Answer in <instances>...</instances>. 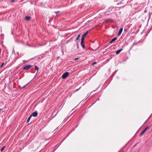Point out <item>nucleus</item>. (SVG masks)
Returning a JSON list of instances; mask_svg holds the SVG:
<instances>
[{"label":"nucleus","mask_w":152,"mask_h":152,"mask_svg":"<svg viewBox=\"0 0 152 152\" xmlns=\"http://www.w3.org/2000/svg\"><path fill=\"white\" fill-rule=\"evenodd\" d=\"M114 1H119V0H114Z\"/></svg>","instance_id":"obj_28"},{"label":"nucleus","mask_w":152,"mask_h":152,"mask_svg":"<svg viewBox=\"0 0 152 152\" xmlns=\"http://www.w3.org/2000/svg\"><path fill=\"white\" fill-rule=\"evenodd\" d=\"M5 148V146H3L2 148L1 149V151H2L4 150V149Z\"/></svg>","instance_id":"obj_13"},{"label":"nucleus","mask_w":152,"mask_h":152,"mask_svg":"<svg viewBox=\"0 0 152 152\" xmlns=\"http://www.w3.org/2000/svg\"><path fill=\"white\" fill-rule=\"evenodd\" d=\"M25 87H26V86H24L23 87V88H25Z\"/></svg>","instance_id":"obj_29"},{"label":"nucleus","mask_w":152,"mask_h":152,"mask_svg":"<svg viewBox=\"0 0 152 152\" xmlns=\"http://www.w3.org/2000/svg\"><path fill=\"white\" fill-rule=\"evenodd\" d=\"M97 63L96 62H94L93 64H92V65H94L95 64H96Z\"/></svg>","instance_id":"obj_16"},{"label":"nucleus","mask_w":152,"mask_h":152,"mask_svg":"<svg viewBox=\"0 0 152 152\" xmlns=\"http://www.w3.org/2000/svg\"><path fill=\"white\" fill-rule=\"evenodd\" d=\"M23 69L24 70L28 69V65H27L26 66L24 67L23 68Z\"/></svg>","instance_id":"obj_12"},{"label":"nucleus","mask_w":152,"mask_h":152,"mask_svg":"<svg viewBox=\"0 0 152 152\" xmlns=\"http://www.w3.org/2000/svg\"><path fill=\"white\" fill-rule=\"evenodd\" d=\"M79 59V58H76L74 59L75 60H77Z\"/></svg>","instance_id":"obj_21"},{"label":"nucleus","mask_w":152,"mask_h":152,"mask_svg":"<svg viewBox=\"0 0 152 152\" xmlns=\"http://www.w3.org/2000/svg\"><path fill=\"white\" fill-rule=\"evenodd\" d=\"M89 31H87L85 33H84L82 36L81 39L84 40V39L87 34L88 33Z\"/></svg>","instance_id":"obj_4"},{"label":"nucleus","mask_w":152,"mask_h":152,"mask_svg":"<svg viewBox=\"0 0 152 152\" xmlns=\"http://www.w3.org/2000/svg\"><path fill=\"white\" fill-rule=\"evenodd\" d=\"M79 90V89H76L75 90V91H78Z\"/></svg>","instance_id":"obj_27"},{"label":"nucleus","mask_w":152,"mask_h":152,"mask_svg":"<svg viewBox=\"0 0 152 152\" xmlns=\"http://www.w3.org/2000/svg\"><path fill=\"white\" fill-rule=\"evenodd\" d=\"M117 39V38L116 37H114V38H113L111 41H110L109 43L110 44L112 43L113 42L116 40Z\"/></svg>","instance_id":"obj_8"},{"label":"nucleus","mask_w":152,"mask_h":152,"mask_svg":"<svg viewBox=\"0 0 152 152\" xmlns=\"http://www.w3.org/2000/svg\"><path fill=\"white\" fill-rule=\"evenodd\" d=\"M119 4V3H118V4Z\"/></svg>","instance_id":"obj_31"},{"label":"nucleus","mask_w":152,"mask_h":152,"mask_svg":"<svg viewBox=\"0 0 152 152\" xmlns=\"http://www.w3.org/2000/svg\"><path fill=\"white\" fill-rule=\"evenodd\" d=\"M14 1H15V0H12L11 1V2H14Z\"/></svg>","instance_id":"obj_24"},{"label":"nucleus","mask_w":152,"mask_h":152,"mask_svg":"<svg viewBox=\"0 0 152 152\" xmlns=\"http://www.w3.org/2000/svg\"><path fill=\"white\" fill-rule=\"evenodd\" d=\"M124 31H127V29H125H125H124Z\"/></svg>","instance_id":"obj_25"},{"label":"nucleus","mask_w":152,"mask_h":152,"mask_svg":"<svg viewBox=\"0 0 152 152\" xmlns=\"http://www.w3.org/2000/svg\"><path fill=\"white\" fill-rule=\"evenodd\" d=\"M25 19L26 20H28V16H26L25 18Z\"/></svg>","instance_id":"obj_14"},{"label":"nucleus","mask_w":152,"mask_h":152,"mask_svg":"<svg viewBox=\"0 0 152 152\" xmlns=\"http://www.w3.org/2000/svg\"><path fill=\"white\" fill-rule=\"evenodd\" d=\"M57 113H56V114H55L54 115V116H53V117H54H54H55L56 116V115H57Z\"/></svg>","instance_id":"obj_19"},{"label":"nucleus","mask_w":152,"mask_h":152,"mask_svg":"<svg viewBox=\"0 0 152 152\" xmlns=\"http://www.w3.org/2000/svg\"><path fill=\"white\" fill-rule=\"evenodd\" d=\"M121 152H124V151H122Z\"/></svg>","instance_id":"obj_32"},{"label":"nucleus","mask_w":152,"mask_h":152,"mask_svg":"<svg viewBox=\"0 0 152 152\" xmlns=\"http://www.w3.org/2000/svg\"><path fill=\"white\" fill-rule=\"evenodd\" d=\"M149 127L148 126H147L140 133V136H142V135L146 131Z\"/></svg>","instance_id":"obj_3"},{"label":"nucleus","mask_w":152,"mask_h":152,"mask_svg":"<svg viewBox=\"0 0 152 152\" xmlns=\"http://www.w3.org/2000/svg\"><path fill=\"white\" fill-rule=\"evenodd\" d=\"M31 115L33 116L36 117L38 113L37 112H35L33 113Z\"/></svg>","instance_id":"obj_7"},{"label":"nucleus","mask_w":152,"mask_h":152,"mask_svg":"<svg viewBox=\"0 0 152 152\" xmlns=\"http://www.w3.org/2000/svg\"><path fill=\"white\" fill-rule=\"evenodd\" d=\"M4 64V63H3L1 64V67H2L3 66Z\"/></svg>","instance_id":"obj_18"},{"label":"nucleus","mask_w":152,"mask_h":152,"mask_svg":"<svg viewBox=\"0 0 152 152\" xmlns=\"http://www.w3.org/2000/svg\"><path fill=\"white\" fill-rule=\"evenodd\" d=\"M59 12H60L59 11H56V12H55V13H59Z\"/></svg>","instance_id":"obj_20"},{"label":"nucleus","mask_w":152,"mask_h":152,"mask_svg":"<svg viewBox=\"0 0 152 152\" xmlns=\"http://www.w3.org/2000/svg\"><path fill=\"white\" fill-rule=\"evenodd\" d=\"M138 42H134L133 43L130 49H132V48H133V47L134 46L136 45Z\"/></svg>","instance_id":"obj_11"},{"label":"nucleus","mask_w":152,"mask_h":152,"mask_svg":"<svg viewBox=\"0 0 152 152\" xmlns=\"http://www.w3.org/2000/svg\"><path fill=\"white\" fill-rule=\"evenodd\" d=\"M123 49H121L120 50H118L116 52V54H119L120 52L123 50Z\"/></svg>","instance_id":"obj_9"},{"label":"nucleus","mask_w":152,"mask_h":152,"mask_svg":"<svg viewBox=\"0 0 152 152\" xmlns=\"http://www.w3.org/2000/svg\"><path fill=\"white\" fill-rule=\"evenodd\" d=\"M32 66L30 65H29V69L31 68V67Z\"/></svg>","instance_id":"obj_23"},{"label":"nucleus","mask_w":152,"mask_h":152,"mask_svg":"<svg viewBox=\"0 0 152 152\" xmlns=\"http://www.w3.org/2000/svg\"><path fill=\"white\" fill-rule=\"evenodd\" d=\"M123 30V28H121L120 29V30L119 31V32H118V36H119L121 35V34Z\"/></svg>","instance_id":"obj_6"},{"label":"nucleus","mask_w":152,"mask_h":152,"mask_svg":"<svg viewBox=\"0 0 152 152\" xmlns=\"http://www.w3.org/2000/svg\"><path fill=\"white\" fill-rule=\"evenodd\" d=\"M32 115H31L30 116H29V121L30 120L31 118L32 117Z\"/></svg>","instance_id":"obj_17"},{"label":"nucleus","mask_w":152,"mask_h":152,"mask_svg":"<svg viewBox=\"0 0 152 152\" xmlns=\"http://www.w3.org/2000/svg\"><path fill=\"white\" fill-rule=\"evenodd\" d=\"M69 75V73L68 72H66L64 73L62 75V78L65 79Z\"/></svg>","instance_id":"obj_1"},{"label":"nucleus","mask_w":152,"mask_h":152,"mask_svg":"<svg viewBox=\"0 0 152 152\" xmlns=\"http://www.w3.org/2000/svg\"><path fill=\"white\" fill-rule=\"evenodd\" d=\"M31 18V17L29 16V20Z\"/></svg>","instance_id":"obj_30"},{"label":"nucleus","mask_w":152,"mask_h":152,"mask_svg":"<svg viewBox=\"0 0 152 152\" xmlns=\"http://www.w3.org/2000/svg\"><path fill=\"white\" fill-rule=\"evenodd\" d=\"M80 34H79L77 36V38H76V39H75V41H77V40H78L80 38Z\"/></svg>","instance_id":"obj_10"},{"label":"nucleus","mask_w":152,"mask_h":152,"mask_svg":"<svg viewBox=\"0 0 152 152\" xmlns=\"http://www.w3.org/2000/svg\"><path fill=\"white\" fill-rule=\"evenodd\" d=\"M35 69L36 70H38V69H39L38 67L36 66H35Z\"/></svg>","instance_id":"obj_15"},{"label":"nucleus","mask_w":152,"mask_h":152,"mask_svg":"<svg viewBox=\"0 0 152 152\" xmlns=\"http://www.w3.org/2000/svg\"><path fill=\"white\" fill-rule=\"evenodd\" d=\"M28 121H29V120H28V118L27 119V122H28Z\"/></svg>","instance_id":"obj_26"},{"label":"nucleus","mask_w":152,"mask_h":152,"mask_svg":"<svg viewBox=\"0 0 152 152\" xmlns=\"http://www.w3.org/2000/svg\"><path fill=\"white\" fill-rule=\"evenodd\" d=\"M84 40L83 39H81V45L83 48H85V45L84 43Z\"/></svg>","instance_id":"obj_5"},{"label":"nucleus","mask_w":152,"mask_h":152,"mask_svg":"<svg viewBox=\"0 0 152 152\" xmlns=\"http://www.w3.org/2000/svg\"><path fill=\"white\" fill-rule=\"evenodd\" d=\"M78 45H79L78 44V43H77V47L78 48H79Z\"/></svg>","instance_id":"obj_22"},{"label":"nucleus","mask_w":152,"mask_h":152,"mask_svg":"<svg viewBox=\"0 0 152 152\" xmlns=\"http://www.w3.org/2000/svg\"><path fill=\"white\" fill-rule=\"evenodd\" d=\"M129 1V0H121L120 2V4H123L124 5L126 4Z\"/></svg>","instance_id":"obj_2"}]
</instances>
